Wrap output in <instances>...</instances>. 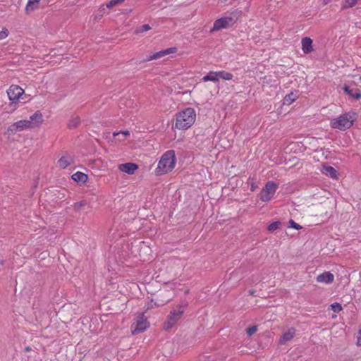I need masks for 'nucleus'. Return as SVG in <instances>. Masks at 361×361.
Returning a JSON list of instances; mask_svg holds the SVG:
<instances>
[{"instance_id":"nucleus-1","label":"nucleus","mask_w":361,"mask_h":361,"mask_svg":"<svg viewBox=\"0 0 361 361\" xmlns=\"http://www.w3.org/2000/svg\"><path fill=\"white\" fill-rule=\"evenodd\" d=\"M196 111L192 107H187L176 114L174 128L180 130H186L195 123Z\"/></svg>"},{"instance_id":"nucleus-2","label":"nucleus","mask_w":361,"mask_h":361,"mask_svg":"<svg viewBox=\"0 0 361 361\" xmlns=\"http://www.w3.org/2000/svg\"><path fill=\"white\" fill-rule=\"evenodd\" d=\"M176 164L175 151L173 149L168 150L161 155L157 166L154 169V174L158 176L167 174L174 169Z\"/></svg>"},{"instance_id":"nucleus-3","label":"nucleus","mask_w":361,"mask_h":361,"mask_svg":"<svg viewBox=\"0 0 361 361\" xmlns=\"http://www.w3.org/2000/svg\"><path fill=\"white\" fill-rule=\"evenodd\" d=\"M356 120V114L355 112H345L330 121V127L339 130H346L350 128Z\"/></svg>"},{"instance_id":"nucleus-4","label":"nucleus","mask_w":361,"mask_h":361,"mask_svg":"<svg viewBox=\"0 0 361 361\" xmlns=\"http://www.w3.org/2000/svg\"><path fill=\"white\" fill-rule=\"evenodd\" d=\"M9 106L14 111L18 106L20 99L25 96V90L18 85H11L6 90Z\"/></svg>"},{"instance_id":"nucleus-5","label":"nucleus","mask_w":361,"mask_h":361,"mask_svg":"<svg viewBox=\"0 0 361 361\" xmlns=\"http://www.w3.org/2000/svg\"><path fill=\"white\" fill-rule=\"evenodd\" d=\"M149 326V322L144 313L139 314L135 322L130 326V331L133 335L138 334L147 330Z\"/></svg>"},{"instance_id":"nucleus-6","label":"nucleus","mask_w":361,"mask_h":361,"mask_svg":"<svg viewBox=\"0 0 361 361\" xmlns=\"http://www.w3.org/2000/svg\"><path fill=\"white\" fill-rule=\"evenodd\" d=\"M235 21L236 20L231 16H224L218 18L214 21L210 32H214L220 31L223 29H227L232 27L235 24Z\"/></svg>"},{"instance_id":"nucleus-7","label":"nucleus","mask_w":361,"mask_h":361,"mask_svg":"<svg viewBox=\"0 0 361 361\" xmlns=\"http://www.w3.org/2000/svg\"><path fill=\"white\" fill-rule=\"evenodd\" d=\"M184 312L183 307L178 306L175 310L171 311L168 315L166 322H164V327L165 329H169L175 325V324L180 319Z\"/></svg>"},{"instance_id":"nucleus-8","label":"nucleus","mask_w":361,"mask_h":361,"mask_svg":"<svg viewBox=\"0 0 361 361\" xmlns=\"http://www.w3.org/2000/svg\"><path fill=\"white\" fill-rule=\"evenodd\" d=\"M278 185L273 181H269L262 188L259 198L262 202L269 201L274 195Z\"/></svg>"},{"instance_id":"nucleus-9","label":"nucleus","mask_w":361,"mask_h":361,"mask_svg":"<svg viewBox=\"0 0 361 361\" xmlns=\"http://www.w3.org/2000/svg\"><path fill=\"white\" fill-rule=\"evenodd\" d=\"M32 128L30 123L27 120H20L9 126L8 131L14 134L18 131H22L26 129Z\"/></svg>"},{"instance_id":"nucleus-10","label":"nucleus","mask_w":361,"mask_h":361,"mask_svg":"<svg viewBox=\"0 0 361 361\" xmlns=\"http://www.w3.org/2000/svg\"><path fill=\"white\" fill-rule=\"evenodd\" d=\"M177 51L176 47H170L166 49L161 50L159 51L155 52L151 55H149L147 59L145 60L146 61H151L153 60H157L158 59L162 58L166 55L175 54Z\"/></svg>"},{"instance_id":"nucleus-11","label":"nucleus","mask_w":361,"mask_h":361,"mask_svg":"<svg viewBox=\"0 0 361 361\" xmlns=\"http://www.w3.org/2000/svg\"><path fill=\"white\" fill-rule=\"evenodd\" d=\"M295 333L296 329L293 327L288 328V329L283 331L279 340V343L280 345L286 344L294 338Z\"/></svg>"},{"instance_id":"nucleus-12","label":"nucleus","mask_w":361,"mask_h":361,"mask_svg":"<svg viewBox=\"0 0 361 361\" xmlns=\"http://www.w3.org/2000/svg\"><path fill=\"white\" fill-rule=\"evenodd\" d=\"M75 160L73 156L66 154L61 156L57 161L56 166L60 169H65L74 163Z\"/></svg>"},{"instance_id":"nucleus-13","label":"nucleus","mask_w":361,"mask_h":361,"mask_svg":"<svg viewBox=\"0 0 361 361\" xmlns=\"http://www.w3.org/2000/svg\"><path fill=\"white\" fill-rule=\"evenodd\" d=\"M118 169L123 173H127L128 175H133L138 169V165L135 163L128 162L119 164L118 166Z\"/></svg>"},{"instance_id":"nucleus-14","label":"nucleus","mask_w":361,"mask_h":361,"mask_svg":"<svg viewBox=\"0 0 361 361\" xmlns=\"http://www.w3.org/2000/svg\"><path fill=\"white\" fill-rule=\"evenodd\" d=\"M32 126V128L39 126L44 122L43 115L40 111H36L32 115L30 116L27 120Z\"/></svg>"},{"instance_id":"nucleus-15","label":"nucleus","mask_w":361,"mask_h":361,"mask_svg":"<svg viewBox=\"0 0 361 361\" xmlns=\"http://www.w3.org/2000/svg\"><path fill=\"white\" fill-rule=\"evenodd\" d=\"M316 281L321 283H331L334 281V276L330 271H324L316 277Z\"/></svg>"},{"instance_id":"nucleus-16","label":"nucleus","mask_w":361,"mask_h":361,"mask_svg":"<svg viewBox=\"0 0 361 361\" xmlns=\"http://www.w3.org/2000/svg\"><path fill=\"white\" fill-rule=\"evenodd\" d=\"M42 0H27L25 6V13L30 15L39 8V4Z\"/></svg>"},{"instance_id":"nucleus-17","label":"nucleus","mask_w":361,"mask_h":361,"mask_svg":"<svg viewBox=\"0 0 361 361\" xmlns=\"http://www.w3.org/2000/svg\"><path fill=\"white\" fill-rule=\"evenodd\" d=\"M312 43V39L308 37L302 39V50L305 54H310L313 51Z\"/></svg>"},{"instance_id":"nucleus-18","label":"nucleus","mask_w":361,"mask_h":361,"mask_svg":"<svg viewBox=\"0 0 361 361\" xmlns=\"http://www.w3.org/2000/svg\"><path fill=\"white\" fill-rule=\"evenodd\" d=\"M322 173L335 180H337L338 178L337 171L330 166H323Z\"/></svg>"},{"instance_id":"nucleus-19","label":"nucleus","mask_w":361,"mask_h":361,"mask_svg":"<svg viewBox=\"0 0 361 361\" xmlns=\"http://www.w3.org/2000/svg\"><path fill=\"white\" fill-rule=\"evenodd\" d=\"M72 179L78 183H85L88 180V176L85 173L78 171L71 176Z\"/></svg>"},{"instance_id":"nucleus-20","label":"nucleus","mask_w":361,"mask_h":361,"mask_svg":"<svg viewBox=\"0 0 361 361\" xmlns=\"http://www.w3.org/2000/svg\"><path fill=\"white\" fill-rule=\"evenodd\" d=\"M219 80V71H209L206 75H204L202 78V80L203 82H217Z\"/></svg>"},{"instance_id":"nucleus-21","label":"nucleus","mask_w":361,"mask_h":361,"mask_svg":"<svg viewBox=\"0 0 361 361\" xmlns=\"http://www.w3.org/2000/svg\"><path fill=\"white\" fill-rule=\"evenodd\" d=\"M126 0H109L106 4H102L101 8L104 9V7L111 9L114 7L121 5Z\"/></svg>"},{"instance_id":"nucleus-22","label":"nucleus","mask_w":361,"mask_h":361,"mask_svg":"<svg viewBox=\"0 0 361 361\" xmlns=\"http://www.w3.org/2000/svg\"><path fill=\"white\" fill-rule=\"evenodd\" d=\"M343 89L344 92L350 96L351 97L357 99H361V92L359 90H357L355 93H353V90L350 88V87L346 85L343 86Z\"/></svg>"},{"instance_id":"nucleus-23","label":"nucleus","mask_w":361,"mask_h":361,"mask_svg":"<svg viewBox=\"0 0 361 361\" xmlns=\"http://www.w3.org/2000/svg\"><path fill=\"white\" fill-rule=\"evenodd\" d=\"M298 97L296 93L291 92L284 97L283 104L290 105L298 99Z\"/></svg>"},{"instance_id":"nucleus-24","label":"nucleus","mask_w":361,"mask_h":361,"mask_svg":"<svg viewBox=\"0 0 361 361\" xmlns=\"http://www.w3.org/2000/svg\"><path fill=\"white\" fill-rule=\"evenodd\" d=\"M80 118L78 116L72 117L68 124V127L70 129L76 128L80 124Z\"/></svg>"},{"instance_id":"nucleus-25","label":"nucleus","mask_w":361,"mask_h":361,"mask_svg":"<svg viewBox=\"0 0 361 361\" xmlns=\"http://www.w3.org/2000/svg\"><path fill=\"white\" fill-rule=\"evenodd\" d=\"M219 77L225 80H231L233 79V74L225 71H219Z\"/></svg>"},{"instance_id":"nucleus-26","label":"nucleus","mask_w":361,"mask_h":361,"mask_svg":"<svg viewBox=\"0 0 361 361\" xmlns=\"http://www.w3.org/2000/svg\"><path fill=\"white\" fill-rule=\"evenodd\" d=\"M280 224H281L280 221H274L269 225L267 229L269 231L273 232L279 228Z\"/></svg>"},{"instance_id":"nucleus-27","label":"nucleus","mask_w":361,"mask_h":361,"mask_svg":"<svg viewBox=\"0 0 361 361\" xmlns=\"http://www.w3.org/2000/svg\"><path fill=\"white\" fill-rule=\"evenodd\" d=\"M358 0H345L343 7L344 8H348L353 7L357 2Z\"/></svg>"},{"instance_id":"nucleus-28","label":"nucleus","mask_w":361,"mask_h":361,"mask_svg":"<svg viewBox=\"0 0 361 361\" xmlns=\"http://www.w3.org/2000/svg\"><path fill=\"white\" fill-rule=\"evenodd\" d=\"M257 331V326H251L246 329V333L249 336L253 335Z\"/></svg>"},{"instance_id":"nucleus-29","label":"nucleus","mask_w":361,"mask_h":361,"mask_svg":"<svg viewBox=\"0 0 361 361\" xmlns=\"http://www.w3.org/2000/svg\"><path fill=\"white\" fill-rule=\"evenodd\" d=\"M331 310L334 312H339L340 311L342 310V307L341 305L338 303V302H335V303H333L331 305Z\"/></svg>"},{"instance_id":"nucleus-30","label":"nucleus","mask_w":361,"mask_h":361,"mask_svg":"<svg viewBox=\"0 0 361 361\" xmlns=\"http://www.w3.org/2000/svg\"><path fill=\"white\" fill-rule=\"evenodd\" d=\"M9 32L7 28L4 27L0 31V40L6 39L8 36Z\"/></svg>"},{"instance_id":"nucleus-31","label":"nucleus","mask_w":361,"mask_h":361,"mask_svg":"<svg viewBox=\"0 0 361 361\" xmlns=\"http://www.w3.org/2000/svg\"><path fill=\"white\" fill-rule=\"evenodd\" d=\"M288 224H289V226L293 228H295L296 230H300L302 228V226L300 225H299L298 224L295 223L293 220L290 219L289 221H288Z\"/></svg>"},{"instance_id":"nucleus-32","label":"nucleus","mask_w":361,"mask_h":361,"mask_svg":"<svg viewBox=\"0 0 361 361\" xmlns=\"http://www.w3.org/2000/svg\"><path fill=\"white\" fill-rule=\"evenodd\" d=\"M248 183H250V190L251 191H255L257 188V185H256V183L254 182V179L253 178H250L248 179Z\"/></svg>"},{"instance_id":"nucleus-33","label":"nucleus","mask_w":361,"mask_h":361,"mask_svg":"<svg viewBox=\"0 0 361 361\" xmlns=\"http://www.w3.org/2000/svg\"><path fill=\"white\" fill-rule=\"evenodd\" d=\"M119 135H122L123 137V139H124L125 137H126L127 136H128L130 135V133L128 130L123 131L121 133H114V136H117Z\"/></svg>"},{"instance_id":"nucleus-34","label":"nucleus","mask_w":361,"mask_h":361,"mask_svg":"<svg viewBox=\"0 0 361 361\" xmlns=\"http://www.w3.org/2000/svg\"><path fill=\"white\" fill-rule=\"evenodd\" d=\"M357 344L358 345H361V326H360V329H359V331H358V334H357Z\"/></svg>"},{"instance_id":"nucleus-35","label":"nucleus","mask_w":361,"mask_h":361,"mask_svg":"<svg viewBox=\"0 0 361 361\" xmlns=\"http://www.w3.org/2000/svg\"><path fill=\"white\" fill-rule=\"evenodd\" d=\"M151 29L150 26L148 24H145L142 25V30L143 31H148Z\"/></svg>"},{"instance_id":"nucleus-36","label":"nucleus","mask_w":361,"mask_h":361,"mask_svg":"<svg viewBox=\"0 0 361 361\" xmlns=\"http://www.w3.org/2000/svg\"><path fill=\"white\" fill-rule=\"evenodd\" d=\"M353 78H358V80L359 81L361 82V75H352Z\"/></svg>"},{"instance_id":"nucleus-37","label":"nucleus","mask_w":361,"mask_h":361,"mask_svg":"<svg viewBox=\"0 0 361 361\" xmlns=\"http://www.w3.org/2000/svg\"><path fill=\"white\" fill-rule=\"evenodd\" d=\"M331 1V0H323V3L324 5L329 4Z\"/></svg>"},{"instance_id":"nucleus-38","label":"nucleus","mask_w":361,"mask_h":361,"mask_svg":"<svg viewBox=\"0 0 361 361\" xmlns=\"http://www.w3.org/2000/svg\"><path fill=\"white\" fill-rule=\"evenodd\" d=\"M97 162H102V160L101 159H98V160H95L94 161V163H97Z\"/></svg>"}]
</instances>
